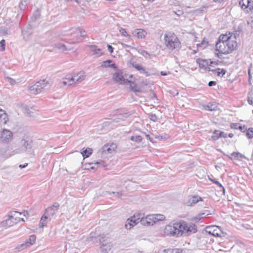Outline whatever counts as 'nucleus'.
Listing matches in <instances>:
<instances>
[{
    "label": "nucleus",
    "instance_id": "1",
    "mask_svg": "<svg viewBox=\"0 0 253 253\" xmlns=\"http://www.w3.org/2000/svg\"><path fill=\"white\" fill-rule=\"evenodd\" d=\"M176 222L178 238L190 235L197 231V226L193 223L188 224L186 221L180 220Z\"/></svg>",
    "mask_w": 253,
    "mask_h": 253
},
{
    "label": "nucleus",
    "instance_id": "2",
    "mask_svg": "<svg viewBox=\"0 0 253 253\" xmlns=\"http://www.w3.org/2000/svg\"><path fill=\"white\" fill-rule=\"evenodd\" d=\"M235 39L229 38V41L227 42L216 43V50L219 52L217 55L219 58H220L219 54H229L236 48L237 43L234 40Z\"/></svg>",
    "mask_w": 253,
    "mask_h": 253
},
{
    "label": "nucleus",
    "instance_id": "3",
    "mask_svg": "<svg viewBox=\"0 0 253 253\" xmlns=\"http://www.w3.org/2000/svg\"><path fill=\"white\" fill-rule=\"evenodd\" d=\"M165 44L166 47L171 50L180 48V42L177 36L173 33L169 32L165 34Z\"/></svg>",
    "mask_w": 253,
    "mask_h": 253
},
{
    "label": "nucleus",
    "instance_id": "4",
    "mask_svg": "<svg viewBox=\"0 0 253 253\" xmlns=\"http://www.w3.org/2000/svg\"><path fill=\"white\" fill-rule=\"evenodd\" d=\"M176 222L173 221L166 225L161 230V234L164 236L178 238Z\"/></svg>",
    "mask_w": 253,
    "mask_h": 253
},
{
    "label": "nucleus",
    "instance_id": "5",
    "mask_svg": "<svg viewBox=\"0 0 253 253\" xmlns=\"http://www.w3.org/2000/svg\"><path fill=\"white\" fill-rule=\"evenodd\" d=\"M50 85L49 83L46 80H40L31 86L29 90L32 94H37L41 93L43 90L48 88Z\"/></svg>",
    "mask_w": 253,
    "mask_h": 253
},
{
    "label": "nucleus",
    "instance_id": "6",
    "mask_svg": "<svg viewBox=\"0 0 253 253\" xmlns=\"http://www.w3.org/2000/svg\"><path fill=\"white\" fill-rule=\"evenodd\" d=\"M13 140V133L9 129L1 128L0 130V143L7 145Z\"/></svg>",
    "mask_w": 253,
    "mask_h": 253
},
{
    "label": "nucleus",
    "instance_id": "7",
    "mask_svg": "<svg viewBox=\"0 0 253 253\" xmlns=\"http://www.w3.org/2000/svg\"><path fill=\"white\" fill-rule=\"evenodd\" d=\"M12 212L5 216L2 221L0 222V227L7 229L16 223V220L14 217Z\"/></svg>",
    "mask_w": 253,
    "mask_h": 253
},
{
    "label": "nucleus",
    "instance_id": "8",
    "mask_svg": "<svg viewBox=\"0 0 253 253\" xmlns=\"http://www.w3.org/2000/svg\"><path fill=\"white\" fill-rule=\"evenodd\" d=\"M8 149L9 146H0V157L4 159H8L16 154L20 153L19 149H16L11 151H9Z\"/></svg>",
    "mask_w": 253,
    "mask_h": 253
},
{
    "label": "nucleus",
    "instance_id": "9",
    "mask_svg": "<svg viewBox=\"0 0 253 253\" xmlns=\"http://www.w3.org/2000/svg\"><path fill=\"white\" fill-rule=\"evenodd\" d=\"M59 207V204L56 202L51 207H48L44 211V214L49 218V220L54 216L57 212Z\"/></svg>",
    "mask_w": 253,
    "mask_h": 253
},
{
    "label": "nucleus",
    "instance_id": "10",
    "mask_svg": "<svg viewBox=\"0 0 253 253\" xmlns=\"http://www.w3.org/2000/svg\"><path fill=\"white\" fill-rule=\"evenodd\" d=\"M23 110L25 114L29 117H34L38 114L39 109L36 106H23Z\"/></svg>",
    "mask_w": 253,
    "mask_h": 253
},
{
    "label": "nucleus",
    "instance_id": "11",
    "mask_svg": "<svg viewBox=\"0 0 253 253\" xmlns=\"http://www.w3.org/2000/svg\"><path fill=\"white\" fill-rule=\"evenodd\" d=\"M206 232L214 236L221 237L223 233L217 226H211L206 228Z\"/></svg>",
    "mask_w": 253,
    "mask_h": 253
},
{
    "label": "nucleus",
    "instance_id": "12",
    "mask_svg": "<svg viewBox=\"0 0 253 253\" xmlns=\"http://www.w3.org/2000/svg\"><path fill=\"white\" fill-rule=\"evenodd\" d=\"M141 224L144 226H152L156 223L155 216L153 214L147 215L140 220Z\"/></svg>",
    "mask_w": 253,
    "mask_h": 253
},
{
    "label": "nucleus",
    "instance_id": "13",
    "mask_svg": "<svg viewBox=\"0 0 253 253\" xmlns=\"http://www.w3.org/2000/svg\"><path fill=\"white\" fill-rule=\"evenodd\" d=\"M36 239V236L35 235H31L29 239H27L24 243L20 245V246L19 247V249L23 250L27 247H29L30 246L33 245L35 243Z\"/></svg>",
    "mask_w": 253,
    "mask_h": 253
},
{
    "label": "nucleus",
    "instance_id": "14",
    "mask_svg": "<svg viewBox=\"0 0 253 253\" xmlns=\"http://www.w3.org/2000/svg\"><path fill=\"white\" fill-rule=\"evenodd\" d=\"M85 74L84 72L78 73L72 76L71 78L73 84H79L84 80Z\"/></svg>",
    "mask_w": 253,
    "mask_h": 253
},
{
    "label": "nucleus",
    "instance_id": "15",
    "mask_svg": "<svg viewBox=\"0 0 253 253\" xmlns=\"http://www.w3.org/2000/svg\"><path fill=\"white\" fill-rule=\"evenodd\" d=\"M113 79L116 82H120L121 84H127L130 83L128 79H126L122 73H115L113 75Z\"/></svg>",
    "mask_w": 253,
    "mask_h": 253
},
{
    "label": "nucleus",
    "instance_id": "16",
    "mask_svg": "<svg viewBox=\"0 0 253 253\" xmlns=\"http://www.w3.org/2000/svg\"><path fill=\"white\" fill-rule=\"evenodd\" d=\"M202 201H203V199L201 197L194 195L189 198L188 200L186 202V205L187 206L192 207L198 202Z\"/></svg>",
    "mask_w": 253,
    "mask_h": 253
},
{
    "label": "nucleus",
    "instance_id": "17",
    "mask_svg": "<svg viewBox=\"0 0 253 253\" xmlns=\"http://www.w3.org/2000/svg\"><path fill=\"white\" fill-rule=\"evenodd\" d=\"M196 63L199 65L200 68L204 69L207 66H211L213 63L211 60H205L201 58H198L196 60Z\"/></svg>",
    "mask_w": 253,
    "mask_h": 253
},
{
    "label": "nucleus",
    "instance_id": "18",
    "mask_svg": "<svg viewBox=\"0 0 253 253\" xmlns=\"http://www.w3.org/2000/svg\"><path fill=\"white\" fill-rule=\"evenodd\" d=\"M22 33L23 38L25 40H28L30 37L33 33L32 28L31 25H28L22 31Z\"/></svg>",
    "mask_w": 253,
    "mask_h": 253
},
{
    "label": "nucleus",
    "instance_id": "19",
    "mask_svg": "<svg viewBox=\"0 0 253 253\" xmlns=\"http://www.w3.org/2000/svg\"><path fill=\"white\" fill-rule=\"evenodd\" d=\"M132 34L133 36L136 37L138 39H143L146 37L147 32L143 29H137L134 30L132 32Z\"/></svg>",
    "mask_w": 253,
    "mask_h": 253
},
{
    "label": "nucleus",
    "instance_id": "20",
    "mask_svg": "<svg viewBox=\"0 0 253 253\" xmlns=\"http://www.w3.org/2000/svg\"><path fill=\"white\" fill-rule=\"evenodd\" d=\"M229 38L231 39H236V36L235 34L233 33H229V35H222L220 36L219 37L218 42L216 43H220V42H227L229 40Z\"/></svg>",
    "mask_w": 253,
    "mask_h": 253
},
{
    "label": "nucleus",
    "instance_id": "21",
    "mask_svg": "<svg viewBox=\"0 0 253 253\" xmlns=\"http://www.w3.org/2000/svg\"><path fill=\"white\" fill-rule=\"evenodd\" d=\"M21 144L22 145V147L23 148V150L24 151H26L28 149H31L32 147V141L30 140L22 139L21 140ZM20 150L21 151L23 150V149H20Z\"/></svg>",
    "mask_w": 253,
    "mask_h": 253
},
{
    "label": "nucleus",
    "instance_id": "22",
    "mask_svg": "<svg viewBox=\"0 0 253 253\" xmlns=\"http://www.w3.org/2000/svg\"><path fill=\"white\" fill-rule=\"evenodd\" d=\"M99 237L100 238L99 239V241L100 243L101 244V246L106 245V247L108 248L109 251H110L112 247V245L111 244V243H108L107 242L108 238L104 235L99 236Z\"/></svg>",
    "mask_w": 253,
    "mask_h": 253
},
{
    "label": "nucleus",
    "instance_id": "23",
    "mask_svg": "<svg viewBox=\"0 0 253 253\" xmlns=\"http://www.w3.org/2000/svg\"><path fill=\"white\" fill-rule=\"evenodd\" d=\"M8 121L7 114L5 111L0 108V125H5Z\"/></svg>",
    "mask_w": 253,
    "mask_h": 253
},
{
    "label": "nucleus",
    "instance_id": "24",
    "mask_svg": "<svg viewBox=\"0 0 253 253\" xmlns=\"http://www.w3.org/2000/svg\"><path fill=\"white\" fill-rule=\"evenodd\" d=\"M116 148L117 146L115 144L105 145L102 147V152L105 153H111L112 151H114Z\"/></svg>",
    "mask_w": 253,
    "mask_h": 253
},
{
    "label": "nucleus",
    "instance_id": "25",
    "mask_svg": "<svg viewBox=\"0 0 253 253\" xmlns=\"http://www.w3.org/2000/svg\"><path fill=\"white\" fill-rule=\"evenodd\" d=\"M87 46L89 47L91 50L94 52V54L96 55L97 56H100L103 54L101 49L97 48V46L95 45H87Z\"/></svg>",
    "mask_w": 253,
    "mask_h": 253
},
{
    "label": "nucleus",
    "instance_id": "26",
    "mask_svg": "<svg viewBox=\"0 0 253 253\" xmlns=\"http://www.w3.org/2000/svg\"><path fill=\"white\" fill-rule=\"evenodd\" d=\"M132 66L138 71H139L141 73L146 74L147 76L150 75L148 72L146 71L144 68L141 65L134 62L132 63Z\"/></svg>",
    "mask_w": 253,
    "mask_h": 253
},
{
    "label": "nucleus",
    "instance_id": "27",
    "mask_svg": "<svg viewBox=\"0 0 253 253\" xmlns=\"http://www.w3.org/2000/svg\"><path fill=\"white\" fill-rule=\"evenodd\" d=\"M49 220V218L47 217L45 214H44L41 218L40 221L39 223V227L42 228L45 226L47 223L48 220Z\"/></svg>",
    "mask_w": 253,
    "mask_h": 253
},
{
    "label": "nucleus",
    "instance_id": "28",
    "mask_svg": "<svg viewBox=\"0 0 253 253\" xmlns=\"http://www.w3.org/2000/svg\"><path fill=\"white\" fill-rule=\"evenodd\" d=\"M112 61L111 60H108L105 61H103L102 63L101 67L103 68H108L111 67L113 68L114 69L117 68V67L116 66L115 64H112Z\"/></svg>",
    "mask_w": 253,
    "mask_h": 253
},
{
    "label": "nucleus",
    "instance_id": "29",
    "mask_svg": "<svg viewBox=\"0 0 253 253\" xmlns=\"http://www.w3.org/2000/svg\"><path fill=\"white\" fill-rule=\"evenodd\" d=\"M30 3V0H20L19 7L21 10H25Z\"/></svg>",
    "mask_w": 253,
    "mask_h": 253
},
{
    "label": "nucleus",
    "instance_id": "30",
    "mask_svg": "<svg viewBox=\"0 0 253 253\" xmlns=\"http://www.w3.org/2000/svg\"><path fill=\"white\" fill-rule=\"evenodd\" d=\"M102 162V161H96L95 162V163H88V164H85L84 165V169H95L94 166L95 165H99L101 164V163Z\"/></svg>",
    "mask_w": 253,
    "mask_h": 253
},
{
    "label": "nucleus",
    "instance_id": "31",
    "mask_svg": "<svg viewBox=\"0 0 253 253\" xmlns=\"http://www.w3.org/2000/svg\"><path fill=\"white\" fill-rule=\"evenodd\" d=\"M92 153V150L91 148H88L83 151L81 153L83 155V157L84 158H86L88 157Z\"/></svg>",
    "mask_w": 253,
    "mask_h": 253
},
{
    "label": "nucleus",
    "instance_id": "32",
    "mask_svg": "<svg viewBox=\"0 0 253 253\" xmlns=\"http://www.w3.org/2000/svg\"><path fill=\"white\" fill-rule=\"evenodd\" d=\"M227 136V134L223 131H220L218 135H212L211 138L214 140H217L220 137L226 138Z\"/></svg>",
    "mask_w": 253,
    "mask_h": 253
},
{
    "label": "nucleus",
    "instance_id": "33",
    "mask_svg": "<svg viewBox=\"0 0 253 253\" xmlns=\"http://www.w3.org/2000/svg\"><path fill=\"white\" fill-rule=\"evenodd\" d=\"M250 3V0H241L239 2V4L243 9L248 8V4Z\"/></svg>",
    "mask_w": 253,
    "mask_h": 253
},
{
    "label": "nucleus",
    "instance_id": "34",
    "mask_svg": "<svg viewBox=\"0 0 253 253\" xmlns=\"http://www.w3.org/2000/svg\"><path fill=\"white\" fill-rule=\"evenodd\" d=\"M210 181H212L213 183L216 184L217 186L220 188V191H222L223 194H225V189L223 186L217 180L215 179H211L209 178Z\"/></svg>",
    "mask_w": 253,
    "mask_h": 253
},
{
    "label": "nucleus",
    "instance_id": "35",
    "mask_svg": "<svg viewBox=\"0 0 253 253\" xmlns=\"http://www.w3.org/2000/svg\"><path fill=\"white\" fill-rule=\"evenodd\" d=\"M231 156L238 160H242L243 158H245V156L239 152H233Z\"/></svg>",
    "mask_w": 253,
    "mask_h": 253
},
{
    "label": "nucleus",
    "instance_id": "36",
    "mask_svg": "<svg viewBox=\"0 0 253 253\" xmlns=\"http://www.w3.org/2000/svg\"><path fill=\"white\" fill-rule=\"evenodd\" d=\"M132 218H128L127 219L125 224V227L126 229H130L133 227L132 224V223L131 222H132Z\"/></svg>",
    "mask_w": 253,
    "mask_h": 253
},
{
    "label": "nucleus",
    "instance_id": "37",
    "mask_svg": "<svg viewBox=\"0 0 253 253\" xmlns=\"http://www.w3.org/2000/svg\"><path fill=\"white\" fill-rule=\"evenodd\" d=\"M155 216L156 222L159 221H163L165 219V216L163 214H153Z\"/></svg>",
    "mask_w": 253,
    "mask_h": 253
},
{
    "label": "nucleus",
    "instance_id": "38",
    "mask_svg": "<svg viewBox=\"0 0 253 253\" xmlns=\"http://www.w3.org/2000/svg\"><path fill=\"white\" fill-rule=\"evenodd\" d=\"M209 104L210 105L211 111H216L218 110V105L216 102H210Z\"/></svg>",
    "mask_w": 253,
    "mask_h": 253
},
{
    "label": "nucleus",
    "instance_id": "39",
    "mask_svg": "<svg viewBox=\"0 0 253 253\" xmlns=\"http://www.w3.org/2000/svg\"><path fill=\"white\" fill-rule=\"evenodd\" d=\"M208 45V42L205 41L203 40L202 42L200 43L197 44V46L198 47H201L202 49H204L206 48Z\"/></svg>",
    "mask_w": 253,
    "mask_h": 253
},
{
    "label": "nucleus",
    "instance_id": "40",
    "mask_svg": "<svg viewBox=\"0 0 253 253\" xmlns=\"http://www.w3.org/2000/svg\"><path fill=\"white\" fill-rule=\"evenodd\" d=\"M119 32L123 36L127 37L128 39H130L131 36L127 34L126 31L124 28L122 27L119 30Z\"/></svg>",
    "mask_w": 253,
    "mask_h": 253
},
{
    "label": "nucleus",
    "instance_id": "41",
    "mask_svg": "<svg viewBox=\"0 0 253 253\" xmlns=\"http://www.w3.org/2000/svg\"><path fill=\"white\" fill-rule=\"evenodd\" d=\"M130 139L136 142H140L142 141V137L140 135L132 136Z\"/></svg>",
    "mask_w": 253,
    "mask_h": 253
},
{
    "label": "nucleus",
    "instance_id": "42",
    "mask_svg": "<svg viewBox=\"0 0 253 253\" xmlns=\"http://www.w3.org/2000/svg\"><path fill=\"white\" fill-rule=\"evenodd\" d=\"M246 135L249 139H252L253 138V128L250 127L249 128L246 133Z\"/></svg>",
    "mask_w": 253,
    "mask_h": 253
},
{
    "label": "nucleus",
    "instance_id": "43",
    "mask_svg": "<svg viewBox=\"0 0 253 253\" xmlns=\"http://www.w3.org/2000/svg\"><path fill=\"white\" fill-rule=\"evenodd\" d=\"M65 81H63L62 83L64 85H71L73 84L72 81H71V78L69 77L68 78H66L65 79Z\"/></svg>",
    "mask_w": 253,
    "mask_h": 253
},
{
    "label": "nucleus",
    "instance_id": "44",
    "mask_svg": "<svg viewBox=\"0 0 253 253\" xmlns=\"http://www.w3.org/2000/svg\"><path fill=\"white\" fill-rule=\"evenodd\" d=\"M130 87L132 90L134 92H139V90L137 88V85L134 83L130 82Z\"/></svg>",
    "mask_w": 253,
    "mask_h": 253
},
{
    "label": "nucleus",
    "instance_id": "45",
    "mask_svg": "<svg viewBox=\"0 0 253 253\" xmlns=\"http://www.w3.org/2000/svg\"><path fill=\"white\" fill-rule=\"evenodd\" d=\"M100 248L101 250L102 253H112L111 249L109 251L108 248H107V247H106V245L103 246H101Z\"/></svg>",
    "mask_w": 253,
    "mask_h": 253
},
{
    "label": "nucleus",
    "instance_id": "46",
    "mask_svg": "<svg viewBox=\"0 0 253 253\" xmlns=\"http://www.w3.org/2000/svg\"><path fill=\"white\" fill-rule=\"evenodd\" d=\"M205 215V213L204 212H203V211L200 212V213H199L198 214H197L195 217V219L196 220H200V219H201L202 218L206 217V216H204Z\"/></svg>",
    "mask_w": 253,
    "mask_h": 253
},
{
    "label": "nucleus",
    "instance_id": "47",
    "mask_svg": "<svg viewBox=\"0 0 253 253\" xmlns=\"http://www.w3.org/2000/svg\"><path fill=\"white\" fill-rule=\"evenodd\" d=\"M149 117L150 119L153 122H156L158 120L157 117L155 114H150Z\"/></svg>",
    "mask_w": 253,
    "mask_h": 253
},
{
    "label": "nucleus",
    "instance_id": "48",
    "mask_svg": "<svg viewBox=\"0 0 253 253\" xmlns=\"http://www.w3.org/2000/svg\"><path fill=\"white\" fill-rule=\"evenodd\" d=\"M56 46L59 49H62V50H66V46L63 44L58 43L56 45Z\"/></svg>",
    "mask_w": 253,
    "mask_h": 253
},
{
    "label": "nucleus",
    "instance_id": "49",
    "mask_svg": "<svg viewBox=\"0 0 253 253\" xmlns=\"http://www.w3.org/2000/svg\"><path fill=\"white\" fill-rule=\"evenodd\" d=\"M133 216H136L135 219H137L138 222H140V220H141L142 218H143L144 217L142 216V215L141 213H135L133 215Z\"/></svg>",
    "mask_w": 253,
    "mask_h": 253
},
{
    "label": "nucleus",
    "instance_id": "50",
    "mask_svg": "<svg viewBox=\"0 0 253 253\" xmlns=\"http://www.w3.org/2000/svg\"><path fill=\"white\" fill-rule=\"evenodd\" d=\"M136 217V216H132L129 218H132V222H131L132 223V224L133 225V227L139 223V222H138L137 219H135Z\"/></svg>",
    "mask_w": 253,
    "mask_h": 253
},
{
    "label": "nucleus",
    "instance_id": "51",
    "mask_svg": "<svg viewBox=\"0 0 253 253\" xmlns=\"http://www.w3.org/2000/svg\"><path fill=\"white\" fill-rule=\"evenodd\" d=\"M76 31L80 33V35L81 37L84 38L85 37V31L84 30H82V29L79 28L76 29Z\"/></svg>",
    "mask_w": 253,
    "mask_h": 253
},
{
    "label": "nucleus",
    "instance_id": "52",
    "mask_svg": "<svg viewBox=\"0 0 253 253\" xmlns=\"http://www.w3.org/2000/svg\"><path fill=\"white\" fill-rule=\"evenodd\" d=\"M139 52L144 57H146L147 55L151 56L150 54L144 50H140Z\"/></svg>",
    "mask_w": 253,
    "mask_h": 253
},
{
    "label": "nucleus",
    "instance_id": "53",
    "mask_svg": "<svg viewBox=\"0 0 253 253\" xmlns=\"http://www.w3.org/2000/svg\"><path fill=\"white\" fill-rule=\"evenodd\" d=\"M5 41L4 40H2L0 42V50L1 51H3L5 50Z\"/></svg>",
    "mask_w": 253,
    "mask_h": 253
},
{
    "label": "nucleus",
    "instance_id": "54",
    "mask_svg": "<svg viewBox=\"0 0 253 253\" xmlns=\"http://www.w3.org/2000/svg\"><path fill=\"white\" fill-rule=\"evenodd\" d=\"M240 125L238 123H232L230 125V127L231 128H234L236 129H238V127Z\"/></svg>",
    "mask_w": 253,
    "mask_h": 253
},
{
    "label": "nucleus",
    "instance_id": "55",
    "mask_svg": "<svg viewBox=\"0 0 253 253\" xmlns=\"http://www.w3.org/2000/svg\"><path fill=\"white\" fill-rule=\"evenodd\" d=\"M6 80L7 82H8L12 85L16 83L15 81L10 77H7Z\"/></svg>",
    "mask_w": 253,
    "mask_h": 253
},
{
    "label": "nucleus",
    "instance_id": "56",
    "mask_svg": "<svg viewBox=\"0 0 253 253\" xmlns=\"http://www.w3.org/2000/svg\"><path fill=\"white\" fill-rule=\"evenodd\" d=\"M114 194L115 195V196L118 198H121L122 196V192H112L110 194Z\"/></svg>",
    "mask_w": 253,
    "mask_h": 253
},
{
    "label": "nucleus",
    "instance_id": "57",
    "mask_svg": "<svg viewBox=\"0 0 253 253\" xmlns=\"http://www.w3.org/2000/svg\"><path fill=\"white\" fill-rule=\"evenodd\" d=\"M248 8L250 10H252L253 9V1L250 0V3L248 4Z\"/></svg>",
    "mask_w": 253,
    "mask_h": 253
},
{
    "label": "nucleus",
    "instance_id": "58",
    "mask_svg": "<svg viewBox=\"0 0 253 253\" xmlns=\"http://www.w3.org/2000/svg\"><path fill=\"white\" fill-rule=\"evenodd\" d=\"M107 47H108V49L109 51L111 53H113V49H114L113 47L111 45H109V44L107 45Z\"/></svg>",
    "mask_w": 253,
    "mask_h": 253
},
{
    "label": "nucleus",
    "instance_id": "59",
    "mask_svg": "<svg viewBox=\"0 0 253 253\" xmlns=\"http://www.w3.org/2000/svg\"><path fill=\"white\" fill-rule=\"evenodd\" d=\"M203 109L204 110H208V111H211V109H210V105H209V103L207 105H204L203 106Z\"/></svg>",
    "mask_w": 253,
    "mask_h": 253
},
{
    "label": "nucleus",
    "instance_id": "60",
    "mask_svg": "<svg viewBox=\"0 0 253 253\" xmlns=\"http://www.w3.org/2000/svg\"><path fill=\"white\" fill-rule=\"evenodd\" d=\"M216 82L214 81H210L208 84V85L209 86H212L216 84Z\"/></svg>",
    "mask_w": 253,
    "mask_h": 253
},
{
    "label": "nucleus",
    "instance_id": "61",
    "mask_svg": "<svg viewBox=\"0 0 253 253\" xmlns=\"http://www.w3.org/2000/svg\"><path fill=\"white\" fill-rule=\"evenodd\" d=\"M215 70V73H217V75L218 76H220L221 75V73H220V69L219 68H217L216 69H214Z\"/></svg>",
    "mask_w": 253,
    "mask_h": 253
},
{
    "label": "nucleus",
    "instance_id": "62",
    "mask_svg": "<svg viewBox=\"0 0 253 253\" xmlns=\"http://www.w3.org/2000/svg\"><path fill=\"white\" fill-rule=\"evenodd\" d=\"M248 102L249 104L250 105H253V98L251 97H248Z\"/></svg>",
    "mask_w": 253,
    "mask_h": 253
},
{
    "label": "nucleus",
    "instance_id": "63",
    "mask_svg": "<svg viewBox=\"0 0 253 253\" xmlns=\"http://www.w3.org/2000/svg\"><path fill=\"white\" fill-rule=\"evenodd\" d=\"M204 69H205L206 70H207L208 71H211V72H215V70L214 69H211L210 67H209V66H207L206 68H204Z\"/></svg>",
    "mask_w": 253,
    "mask_h": 253
},
{
    "label": "nucleus",
    "instance_id": "64",
    "mask_svg": "<svg viewBox=\"0 0 253 253\" xmlns=\"http://www.w3.org/2000/svg\"><path fill=\"white\" fill-rule=\"evenodd\" d=\"M220 73L222 76H224L226 73V70L224 69H220Z\"/></svg>",
    "mask_w": 253,
    "mask_h": 253
}]
</instances>
